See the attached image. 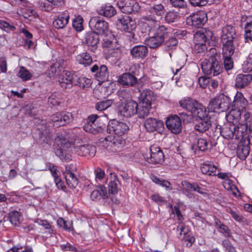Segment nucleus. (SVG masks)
I'll return each instance as SVG.
<instances>
[{
	"mask_svg": "<svg viewBox=\"0 0 252 252\" xmlns=\"http://www.w3.org/2000/svg\"><path fill=\"white\" fill-rule=\"evenodd\" d=\"M117 4L121 11L124 13L137 12L139 9V4L135 0H119Z\"/></svg>",
	"mask_w": 252,
	"mask_h": 252,
	"instance_id": "ddd939ff",
	"label": "nucleus"
},
{
	"mask_svg": "<svg viewBox=\"0 0 252 252\" xmlns=\"http://www.w3.org/2000/svg\"><path fill=\"white\" fill-rule=\"evenodd\" d=\"M83 19L81 16H78L74 19L72 26L76 31L80 32L83 30Z\"/></svg>",
	"mask_w": 252,
	"mask_h": 252,
	"instance_id": "680f3d73",
	"label": "nucleus"
},
{
	"mask_svg": "<svg viewBox=\"0 0 252 252\" xmlns=\"http://www.w3.org/2000/svg\"><path fill=\"white\" fill-rule=\"evenodd\" d=\"M131 55L135 59H142L147 56L148 48L144 45H137L133 47L130 51Z\"/></svg>",
	"mask_w": 252,
	"mask_h": 252,
	"instance_id": "5701e85b",
	"label": "nucleus"
},
{
	"mask_svg": "<svg viewBox=\"0 0 252 252\" xmlns=\"http://www.w3.org/2000/svg\"><path fill=\"white\" fill-rule=\"evenodd\" d=\"M217 167L211 163H204L201 166V172L209 176H216Z\"/></svg>",
	"mask_w": 252,
	"mask_h": 252,
	"instance_id": "ea45409f",
	"label": "nucleus"
},
{
	"mask_svg": "<svg viewBox=\"0 0 252 252\" xmlns=\"http://www.w3.org/2000/svg\"><path fill=\"white\" fill-rule=\"evenodd\" d=\"M249 102L241 92H237L233 101L232 106L241 111L246 110Z\"/></svg>",
	"mask_w": 252,
	"mask_h": 252,
	"instance_id": "f3484780",
	"label": "nucleus"
},
{
	"mask_svg": "<svg viewBox=\"0 0 252 252\" xmlns=\"http://www.w3.org/2000/svg\"><path fill=\"white\" fill-rule=\"evenodd\" d=\"M73 151L80 156L93 157L96 153V147L90 144L76 145L73 147Z\"/></svg>",
	"mask_w": 252,
	"mask_h": 252,
	"instance_id": "f8f14e48",
	"label": "nucleus"
},
{
	"mask_svg": "<svg viewBox=\"0 0 252 252\" xmlns=\"http://www.w3.org/2000/svg\"><path fill=\"white\" fill-rule=\"evenodd\" d=\"M118 81L124 86H133L136 84L137 79L134 75L129 73H126L120 76Z\"/></svg>",
	"mask_w": 252,
	"mask_h": 252,
	"instance_id": "a878e982",
	"label": "nucleus"
},
{
	"mask_svg": "<svg viewBox=\"0 0 252 252\" xmlns=\"http://www.w3.org/2000/svg\"><path fill=\"white\" fill-rule=\"evenodd\" d=\"M138 107V105L136 102L129 100L122 102L118 106V109L122 116L129 117L137 113Z\"/></svg>",
	"mask_w": 252,
	"mask_h": 252,
	"instance_id": "39448f33",
	"label": "nucleus"
},
{
	"mask_svg": "<svg viewBox=\"0 0 252 252\" xmlns=\"http://www.w3.org/2000/svg\"><path fill=\"white\" fill-rule=\"evenodd\" d=\"M168 29L163 25L158 26L153 34L158 37H160L163 41L165 37L168 36Z\"/></svg>",
	"mask_w": 252,
	"mask_h": 252,
	"instance_id": "79ce46f5",
	"label": "nucleus"
},
{
	"mask_svg": "<svg viewBox=\"0 0 252 252\" xmlns=\"http://www.w3.org/2000/svg\"><path fill=\"white\" fill-rule=\"evenodd\" d=\"M241 111L237 109H232L228 114L226 116V119L229 124L234 125L236 126L240 123L241 119Z\"/></svg>",
	"mask_w": 252,
	"mask_h": 252,
	"instance_id": "cd10ccee",
	"label": "nucleus"
},
{
	"mask_svg": "<svg viewBox=\"0 0 252 252\" xmlns=\"http://www.w3.org/2000/svg\"><path fill=\"white\" fill-rule=\"evenodd\" d=\"M235 138L236 139H240L243 138L247 133L248 129V125L246 124L239 123L236 125Z\"/></svg>",
	"mask_w": 252,
	"mask_h": 252,
	"instance_id": "37998d69",
	"label": "nucleus"
},
{
	"mask_svg": "<svg viewBox=\"0 0 252 252\" xmlns=\"http://www.w3.org/2000/svg\"><path fill=\"white\" fill-rule=\"evenodd\" d=\"M164 8L162 4H155L150 9L151 13H154L158 16H160L164 13Z\"/></svg>",
	"mask_w": 252,
	"mask_h": 252,
	"instance_id": "6e6d98bb",
	"label": "nucleus"
},
{
	"mask_svg": "<svg viewBox=\"0 0 252 252\" xmlns=\"http://www.w3.org/2000/svg\"><path fill=\"white\" fill-rule=\"evenodd\" d=\"M92 72H96L95 77L99 82L107 81L109 77L108 69L105 65H101L99 67L97 64H94L91 68Z\"/></svg>",
	"mask_w": 252,
	"mask_h": 252,
	"instance_id": "2eb2a0df",
	"label": "nucleus"
},
{
	"mask_svg": "<svg viewBox=\"0 0 252 252\" xmlns=\"http://www.w3.org/2000/svg\"><path fill=\"white\" fill-rule=\"evenodd\" d=\"M71 118V114L69 113H57L51 116V120L54 123V125L57 126H64L69 123Z\"/></svg>",
	"mask_w": 252,
	"mask_h": 252,
	"instance_id": "dca6fc26",
	"label": "nucleus"
},
{
	"mask_svg": "<svg viewBox=\"0 0 252 252\" xmlns=\"http://www.w3.org/2000/svg\"><path fill=\"white\" fill-rule=\"evenodd\" d=\"M89 26L98 34H104L108 30V23L99 17L91 18L89 22Z\"/></svg>",
	"mask_w": 252,
	"mask_h": 252,
	"instance_id": "6e6552de",
	"label": "nucleus"
},
{
	"mask_svg": "<svg viewBox=\"0 0 252 252\" xmlns=\"http://www.w3.org/2000/svg\"><path fill=\"white\" fill-rule=\"evenodd\" d=\"M207 20V14L204 11H201L189 16L186 19V22L189 26L199 28L206 22Z\"/></svg>",
	"mask_w": 252,
	"mask_h": 252,
	"instance_id": "423d86ee",
	"label": "nucleus"
},
{
	"mask_svg": "<svg viewBox=\"0 0 252 252\" xmlns=\"http://www.w3.org/2000/svg\"><path fill=\"white\" fill-rule=\"evenodd\" d=\"M222 41H235L237 39V34L235 29L231 25H226L222 29Z\"/></svg>",
	"mask_w": 252,
	"mask_h": 252,
	"instance_id": "a211bd4d",
	"label": "nucleus"
},
{
	"mask_svg": "<svg viewBox=\"0 0 252 252\" xmlns=\"http://www.w3.org/2000/svg\"><path fill=\"white\" fill-rule=\"evenodd\" d=\"M152 179L156 184L165 187L166 189H172V188H171V184L168 181L159 178L156 176H153Z\"/></svg>",
	"mask_w": 252,
	"mask_h": 252,
	"instance_id": "5fc2aeb1",
	"label": "nucleus"
},
{
	"mask_svg": "<svg viewBox=\"0 0 252 252\" xmlns=\"http://www.w3.org/2000/svg\"><path fill=\"white\" fill-rule=\"evenodd\" d=\"M145 128L149 132H152L158 130L162 126V122L155 118H148L144 123Z\"/></svg>",
	"mask_w": 252,
	"mask_h": 252,
	"instance_id": "393cba45",
	"label": "nucleus"
},
{
	"mask_svg": "<svg viewBox=\"0 0 252 252\" xmlns=\"http://www.w3.org/2000/svg\"><path fill=\"white\" fill-rule=\"evenodd\" d=\"M151 109V105H145V104L141 102L140 107L139 109L137 108V112L136 113H137L139 118H144L149 115Z\"/></svg>",
	"mask_w": 252,
	"mask_h": 252,
	"instance_id": "49530a36",
	"label": "nucleus"
},
{
	"mask_svg": "<svg viewBox=\"0 0 252 252\" xmlns=\"http://www.w3.org/2000/svg\"><path fill=\"white\" fill-rule=\"evenodd\" d=\"M145 40V44L150 48L156 49L160 46L164 42L160 37L153 34Z\"/></svg>",
	"mask_w": 252,
	"mask_h": 252,
	"instance_id": "72a5a7b5",
	"label": "nucleus"
},
{
	"mask_svg": "<svg viewBox=\"0 0 252 252\" xmlns=\"http://www.w3.org/2000/svg\"><path fill=\"white\" fill-rule=\"evenodd\" d=\"M165 124L167 128L173 133L178 134L182 130L181 118L177 115L168 117Z\"/></svg>",
	"mask_w": 252,
	"mask_h": 252,
	"instance_id": "4468645a",
	"label": "nucleus"
},
{
	"mask_svg": "<svg viewBox=\"0 0 252 252\" xmlns=\"http://www.w3.org/2000/svg\"><path fill=\"white\" fill-rule=\"evenodd\" d=\"M228 212L236 221L239 222H244L246 221L245 218L238 211L230 210Z\"/></svg>",
	"mask_w": 252,
	"mask_h": 252,
	"instance_id": "e2e57ef3",
	"label": "nucleus"
},
{
	"mask_svg": "<svg viewBox=\"0 0 252 252\" xmlns=\"http://www.w3.org/2000/svg\"><path fill=\"white\" fill-rule=\"evenodd\" d=\"M76 75L70 71L64 70L59 78V82L61 86L63 89L71 88L75 85L76 83Z\"/></svg>",
	"mask_w": 252,
	"mask_h": 252,
	"instance_id": "1a4fd4ad",
	"label": "nucleus"
},
{
	"mask_svg": "<svg viewBox=\"0 0 252 252\" xmlns=\"http://www.w3.org/2000/svg\"><path fill=\"white\" fill-rule=\"evenodd\" d=\"M245 38L247 41L252 42V22L247 23L245 27Z\"/></svg>",
	"mask_w": 252,
	"mask_h": 252,
	"instance_id": "13d9d810",
	"label": "nucleus"
},
{
	"mask_svg": "<svg viewBox=\"0 0 252 252\" xmlns=\"http://www.w3.org/2000/svg\"><path fill=\"white\" fill-rule=\"evenodd\" d=\"M55 142L59 147L60 152L62 154H63V150L70 148L71 146V143L62 136H58L55 139Z\"/></svg>",
	"mask_w": 252,
	"mask_h": 252,
	"instance_id": "a19ab883",
	"label": "nucleus"
},
{
	"mask_svg": "<svg viewBox=\"0 0 252 252\" xmlns=\"http://www.w3.org/2000/svg\"><path fill=\"white\" fill-rule=\"evenodd\" d=\"M11 223L15 226H18L20 223L21 215L18 211H12L9 214Z\"/></svg>",
	"mask_w": 252,
	"mask_h": 252,
	"instance_id": "8fccbe9b",
	"label": "nucleus"
},
{
	"mask_svg": "<svg viewBox=\"0 0 252 252\" xmlns=\"http://www.w3.org/2000/svg\"><path fill=\"white\" fill-rule=\"evenodd\" d=\"M191 114L197 117L199 119L210 118L208 115V112L206 111V107L200 103H198L194 111Z\"/></svg>",
	"mask_w": 252,
	"mask_h": 252,
	"instance_id": "58836bf2",
	"label": "nucleus"
},
{
	"mask_svg": "<svg viewBox=\"0 0 252 252\" xmlns=\"http://www.w3.org/2000/svg\"><path fill=\"white\" fill-rule=\"evenodd\" d=\"M250 151V147L248 144L240 141L237 149V154L238 158L242 160L245 159L249 155Z\"/></svg>",
	"mask_w": 252,
	"mask_h": 252,
	"instance_id": "c756f323",
	"label": "nucleus"
},
{
	"mask_svg": "<svg viewBox=\"0 0 252 252\" xmlns=\"http://www.w3.org/2000/svg\"><path fill=\"white\" fill-rule=\"evenodd\" d=\"M129 130L128 126L125 123L115 120L109 122L107 126V131L110 133L116 134L118 138H114L111 147L115 151L120 150L125 143L124 140L120 136L126 133Z\"/></svg>",
	"mask_w": 252,
	"mask_h": 252,
	"instance_id": "f257e3e1",
	"label": "nucleus"
},
{
	"mask_svg": "<svg viewBox=\"0 0 252 252\" xmlns=\"http://www.w3.org/2000/svg\"><path fill=\"white\" fill-rule=\"evenodd\" d=\"M224 67L226 70H231L234 67V62L231 56L223 57Z\"/></svg>",
	"mask_w": 252,
	"mask_h": 252,
	"instance_id": "052dcab7",
	"label": "nucleus"
},
{
	"mask_svg": "<svg viewBox=\"0 0 252 252\" xmlns=\"http://www.w3.org/2000/svg\"><path fill=\"white\" fill-rule=\"evenodd\" d=\"M139 25L142 32L148 33L149 35L153 34V33L158 26L157 21L153 17L150 16L142 17Z\"/></svg>",
	"mask_w": 252,
	"mask_h": 252,
	"instance_id": "0eeeda50",
	"label": "nucleus"
},
{
	"mask_svg": "<svg viewBox=\"0 0 252 252\" xmlns=\"http://www.w3.org/2000/svg\"><path fill=\"white\" fill-rule=\"evenodd\" d=\"M150 157H147L146 160L150 163H161L164 161V156L160 148L153 145L150 148Z\"/></svg>",
	"mask_w": 252,
	"mask_h": 252,
	"instance_id": "9b49d317",
	"label": "nucleus"
},
{
	"mask_svg": "<svg viewBox=\"0 0 252 252\" xmlns=\"http://www.w3.org/2000/svg\"><path fill=\"white\" fill-rule=\"evenodd\" d=\"M201 66L203 72L207 75L218 76L222 70L221 64L215 56L204 59L201 63Z\"/></svg>",
	"mask_w": 252,
	"mask_h": 252,
	"instance_id": "f03ea898",
	"label": "nucleus"
},
{
	"mask_svg": "<svg viewBox=\"0 0 252 252\" xmlns=\"http://www.w3.org/2000/svg\"><path fill=\"white\" fill-rule=\"evenodd\" d=\"M140 99L141 100V103L145 104V105H152V102L156 100V97L152 91L146 89L141 93Z\"/></svg>",
	"mask_w": 252,
	"mask_h": 252,
	"instance_id": "c85d7f7f",
	"label": "nucleus"
},
{
	"mask_svg": "<svg viewBox=\"0 0 252 252\" xmlns=\"http://www.w3.org/2000/svg\"><path fill=\"white\" fill-rule=\"evenodd\" d=\"M69 19V15L68 12H63L55 19L53 21V25L56 29H63L68 24Z\"/></svg>",
	"mask_w": 252,
	"mask_h": 252,
	"instance_id": "4be33fe9",
	"label": "nucleus"
},
{
	"mask_svg": "<svg viewBox=\"0 0 252 252\" xmlns=\"http://www.w3.org/2000/svg\"><path fill=\"white\" fill-rule=\"evenodd\" d=\"M85 41L90 49L94 51L95 50L99 43V37L98 34L95 31H91L85 34Z\"/></svg>",
	"mask_w": 252,
	"mask_h": 252,
	"instance_id": "6ab92c4d",
	"label": "nucleus"
},
{
	"mask_svg": "<svg viewBox=\"0 0 252 252\" xmlns=\"http://www.w3.org/2000/svg\"><path fill=\"white\" fill-rule=\"evenodd\" d=\"M18 76L23 81H28L32 77V74L25 67L22 66L20 67Z\"/></svg>",
	"mask_w": 252,
	"mask_h": 252,
	"instance_id": "603ef678",
	"label": "nucleus"
},
{
	"mask_svg": "<svg viewBox=\"0 0 252 252\" xmlns=\"http://www.w3.org/2000/svg\"><path fill=\"white\" fill-rule=\"evenodd\" d=\"M210 126V118L201 119L195 125L194 128L199 132H204L209 129Z\"/></svg>",
	"mask_w": 252,
	"mask_h": 252,
	"instance_id": "473e14b6",
	"label": "nucleus"
},
{
	"mask_svg": "<svg viewBox=\"0 0 252 252\" xmlns=\"http://www.w3.org/2000/svg\"><path fill=\"white\" fill-rule=\"evenodd\" d=\"M212 35V32L209 31H206L205 29H201L197 31L194 34V43H206Z\"/></svg>",
	"mask_w": 252,
	"mask_h": 252,
	"instance_id": "b1692460",
	"label": "nucleus"
},
{
	"mask_svg": "<svg viewBox=\"0 0 252 252\" xmlns=\"http://www.w3.org/2000/svg\"><path fill=\"white\" fill-rule=\"evenodd\" d=\"M195 45L194 46V51L198 53H204L207 50V47L206 43H194Z\"/></svg>",
	"mask_w": 252,
	"mask_h": 252,
	"instance_id": "69168bd1",
	"label": "nucleus"
},
{
	"mask_svg": "<svg viewBox=\"0 0 252 252\" xmlns=\"http://www.w3.org/2000/svg\"><path fill=\"white\" fill-rule=\"evenodd\" d=\"M76 84L75 85H79L80 87L85 88H88L92 84V81L90 79L85 77H77L76 78Z\"/></svg>",
	"mask_w": 252,
	"mask_h": 252,
	"instance_id": "09e8293b",
	"label": "nucleus"
},
{
	"mask_svg": "<svg viewBox=\"0 0 252 252\" xmlns=\"http://www.w3.org/2000/svg\"><path fill=\"white\" fill-rule=\"evenodd\" d=\"M223 57L232 56L235 51L234 41H222Z\"/></svg>",
	"mask_w": 252,
	"mask_h": 252,
	"instance_id": "4c0bfd02",
	"label": "nucleus"
},
{
	"mask_svg": "<svg viewBox=\"0 0 252 252\" xmlns=\"http://www.w3.org/2000/svg\"><path fill=\"white\" fill-rule=\"evenodd\" d=\"M76 61L84 66L90 65L93 62L92 57L87 53H83L76 56Z\"/></svg>",
	"mask_w": 252,
	"mask_h": 252,
	"instance_id": "f704fd0d",
	"label": "nucleus"
},
{
	"mask_svg": "<svg viewBox=\"0 0 252 252\" xmlns=\"http://www.w3.org/2000/svg\"><path fill=\"white\" fill-rule=\"evenodd\" d=\"M113 99H106L98 102L95 105V108L98 111L104 110L110 107L113 103Z\"/></svg>",
	"mask_w": 252,
	"mask_h": 252,
	"instance_id": "de8ad7c7",
	"label": "nucleus"
},
{
	"mask_svg": "<svg viewBox=\"0 0 252 252\" xmlns=\"http://www.w3.org/2000/svg\"><path fill=\"white\" fill-rule=\"evenodd\" d=\"M116 24L120 25L125 32L133 31L136 27L135 21L127 15L118 16Z\"/></svg>",
	"mask_w": 252,
	"mask_h": 252,
	"instance_id": "9d476101",
	"label": "nucleus"
},
{
	"mask_svg": "<svg viewBox=\"0 0 252 252\" xmlns=\"http://www.w3.org/2000/svg\"><path fill=\"white\" fill-rule=\"evenodd\" d=\"M63 69L62 66L58 62H56L52 65L47 71L49 77H53L55 75H59Z\"/></svg>",
	"mask_w": 252,
	"mask_h": 252,
	"instance_id": "c03bdc74",
	"label": "nucleus"
},
{
	"mask_svg": "<svg viewBox=\"0 0 252 252\" xmlns=\"http://www.w3.org/2000/svg\"><path fill=\"white\" fill-rule=\"evenodd\" d=\"M188 0H169L173 7L178 8H185L187 6Z\"/></svg>",
	"mask_w": 252,
	"mask_h": 252,
	"instance_id": "bf43d9fd",
	"label": "nucleus"
},
{
	"mask_svg": "<svg viewBox=\"0 0 252 252\" xmlns=\"http://www.w3.org/2000/svg\"><path fill=\"white\" fill-rule=\"evenodd\" d=\"M230 105L228 98L221 95L210 99L208 105L209 111L215 112L216 110L221 109L222 111L227 110Z\"/></svg>",
	"mask_w": 252,
	"mask_h": 252,
	"instance_id": "20e7f679",
	"label": "nucleus"
},
{
	"mask_svg": "<svg viewBox=\"0 0 252 252\" xmlns=\"http://www.w3.org/2000/svg\"><path fill=\"white\" fill-rule=\"evenodd\" d=\"M223 187L228 190H230L232 193L234 195H236V192L238 191V189L233 184V181L229 179H226L223 182Z\"/></svg>",
	"mask_w": 252,
	"mask_h": 252,
	"instance_id": "3c124183",
	"label": "nucleus"
},
{
	"mask_svg": "<svg viewBox=\"0 0 252 252\" xmlns=\"http://www.w3.org/2000/svg\"><path fill=\"white\" fill-rule=\"evenodd\" d=\"M97 12L100 15L110 18L116 14V10L115 8L111 5L104 4L97 9Z\"/></svg>",
	"mask_w": 252,
	"mask_h": 252,
	"instance_id": "7c9ffc66",
	"label": "nucleus"
},
{
	"mask_svg": "<svg viewBox=\"0 0 252 252\" xmlns=\"http://www.w3.org/2000/svg\"><path fill=\"white\" fill-rule=\"evenodd\" d=\"M178 14L177 12L174 11H169L166 13L165 16V20L170 23L175 21L178 18Z\"/></svg>",
	"mask_w": 252,
	"mask_h": 252,
	"instance_id": "0e129e2a",
	"label": "nucleus"
},
{
	"mask_svg": "<svg viewBox=\"0 0 252 252\" xmlns=\"http://www.w3.org/2000/svg\"><path fill=\"white\" fill-rule=\"evenodd\" d=\"M221 245L224 248L225 251L227 252H231L235 250V247H233L230 241L228 239L222 240Z\"/></svg>",
	"mask_w": 252,
	"mask_h": 252,
	"instance_id": "338daca9",
	"label": "nucleus"
},
{
	"mask_svg": "<svg viewBox=\"0 0 252 252\" xmlns=\"http://www.w3.org/2000/svg\"><path fill=\"white\" fill-rule=\"evenodd\" d=\"M182 185L184 189L187 190L195 191L201 194L203 193V192L202 191L201 188L199 187L197 184H191L190 183L187 181H183L182 182Z\"/></svg>",
	"mask_w": 252,
	"mask_h": 252,
	"instance_id": "a18cd8bd",
	"label": "nucleus"
},
{
	"mask_svg": "<svg viewBox=\"0 0 252 252\" xmlns=\"http://www.w3.org/2000/svg\"><path fill=\"white\" fill-rule=\"evenodd\" d=\"M107 197V193L105 187L100 186L93 190L91 194V198L93 200H98L100 198Z\"/></svg>",
	"mask_w": 252,
	"mask_h": 252,
	"instance_id": "c9c22d12",
	"label": "nucleus"
},
{
	"mask_svg": "<svg viewBox=\"0 0 252 252\" xmlns=\"http://www.w3.org/2000/svg\"><path fill=\"white\" fill-rule=\"evenodd\" d=\"M242 69L245 72L252 71V53H250L247 57L242 64Z\"/></svg>",
	"mask_w": 252,
	"mask_h": 252,
	"instance_id": "864d4df0",
	"label": "nucleus"
},
{
	"mask_svg": "<svg viewBox=\"0 0 252 252\" xmlns=\"http://www.w3.org/2000/svg\"><path fill=\"white\" fill-rule=\"evenodd\" d=\"M150 198L153 201L158 204V205H162L164 203H166V200L164 198V197L160 196L158 193H155L152 194L150 196Z\"/></svg>",
	"mask_w": 252,
	"mask_h": 252,
	"instance_id": "774afa93",
	"label": "nucleus"
},
{
	"mask_svg": "<svg viewBox=\"0 0 252 252\" xmlns=\"http://www.w3.org/2000/svg\"><path fill=\"white\" fill-rule=\"evenodd\" d=\"M236 126L234 125L227 124L224 126L220 129V133L222 136L225 139H231L235 135L236 132Z\"/></svg>",
	"mask_w": 252,
	"mask_h": 252,
	"instance_id": "2f4dec72",
	"label": "nucleus"
},
{
	"mask_svg": "<svg viewBox=\"0 0 252 252\" xmlns=\"http://www.w3.org/2000/svg\"><path fill=\"white\" fill-rule=\"evenodd\" d=\"M178 43V41L176 38H170L165 42V48L167 50L174 49L177 46Z\"/></svg>",
	"mask_w": 252,
	"mask_h": 252,
	"instance_id": "4d7b16f0",
	"label": "nucleus"
},
{
	"mask_svg": "<svg viewBox=\"0 0 252 252\" xmlns=\"http://www.w3.org/2000/svg\"><path fill=\"white\" fill-rule=\"evenodd\" d=\"M99 117L95 114L89 116L83 126L84 130L91 133L96 134L103 131L105 125L100 122Z\"/></svg>",
	"mask_w": 252,
	"mask_h": 252,
	"instance_id": "7ed1b4c3",
	"label": "nucleus"
},
{
	"mask_svg": "<svg viewBox=\"0 0 252 252\" xmlns=\"http://www.w3.org/2000/svg\"><path fill=\"white\" fill-rule=\"evenodd\" d=\"M181 107L192 113L197 106L199 102L191 97H186L179 101Z\"/></svg>",
	"mask_w": 252,
	"mask_h": 252,
	"instance_id": "aec40b11",
	"label": "nucleus"
},
{
	"mask_svg": "<svg viewBox=\"0 0 252 252\" xmlns=\"http://www.w3.org/2000/svg\"><path fill=\"white\" fill-rule=\"evenodd\" d=\"M215 225L219 232L225 237H231L232 236L231 230L219 219H215Z\"/></svg>",
	"mask_w": 252,
	"mask_h": 252,
	"instance_id": "e433bc0d",
	"label": "nucleus"
},
{
	"mask_svg": "<svg viewBox=\"0 0 252 252\" xmlns=\"http://www.w3.org/2000/svg\"><path fill=\"white\" fill-rule=\"evenodd\" d=\"M252 81L250 74H239L235 78V87L239 89L245 88Z\"/></svg>",
	"mask_w": 252,
	"mask_h": 252,
	"instance_id": "412c9836",
	"label": "nucleus"
},
{
	"mask_svg": "<svg viewBox=\"0 0 252 252\" xmlns=\"http://www.w3.org/2000/svg\"><path fill=\"white\" fill-rule=\"evenodd\" d=\"M67 185L72 188H75L78 185V180L75 175L70 170V167L66 166L63 173Z\"/></svg>",
	"mask_w": 252,
	"mask_h": 252,
	"instance_id": "bb28decb",
	"label": "nucleus"
}]
</instances>
